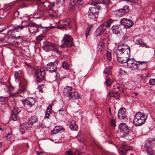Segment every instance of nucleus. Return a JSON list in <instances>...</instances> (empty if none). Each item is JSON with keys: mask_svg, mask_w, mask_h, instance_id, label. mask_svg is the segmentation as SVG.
Wrapping results in <instances>:
<instances>
[{"mask_svg": "<svg viewBox=\"0 0 155 155\" xmlns=\"http://www.w3.org/2000/svg\"><path fill=\"white\" fill-rule=\"evenodd\" d=\"M106 80L105 82V84L107 86H110L113 82V81L110 79L107 78V77H106Z\"/></svg>", "mask_w": 155, "mask_h": 155, "instance_id": "36", "label": "nucleus"}, {"mask_svg": "<svg viewBox=\"0 0 155 155\" xmlns=\"http://www.w3.org/2000/svg\"><path fill=\"white\" fill-rule=\"evenodd\" d=\"M61 130L59 128V126H56L54 128V131H56V132H54L53 133H52V132L51 131V134H56L57 133H58V131H57L58 130Z\"/></svg>", "mask_w": 155, "mask_h": 155, "instance_id": "49", "label": "nucleus"}, {"mask_svg": "<svg viewBox=\"0 0 155 155\" xmlns=\"http://www.w3.org/2000/svg\"><path fill=\"white\" fill-rule=\"evenodd\" d=\"M109 97H117L119 96V94L117 92L110 91L108 94Z\"/></svg>", "mask_w": 155, "mask_h": 155, "instance_id": "32", "label": "nucleus"}, {"mask_svg": "<svg viewBox=\"0 0 155 155\" xmlns=\"http://www.w3.org/2000/svg\"><path fill=\"white\" fill-rule=\"evenodd\" d=\"M129 8L128 6H125L123 8L115 11L114 13L115 14H118L119 15L126 14L129 12Z\"/></svg>", "mask_w": 155, "mask_h": 155, "instance_id": "14", "label": "nucleus"}, {"mask_svg": "<svg viewBox=\"0 0 155 155\" xmlns=\"http://www.w3.org/2000/svg\"><path fill=\"white\" fill-rule=\"evenodd\" d=\"M63 111V109H60L59 110L60 113H62Z\"/></svg>", "mask_w": 155, "mask_h": 155, "instance_id": "59", "label": "nucleus"}, {"mask_svg": "<svg viewBox=\"0 0 155 155\" xmlns=\"http://www.w3.org/2000/svg\"><path fill=\"white\" fill-rule=\"evenodd\" d=\"M117 20H113L111 18H110L104 24V25L106 27V28L107 27H110L111 24L114 21H116Z\"/></svg>", "mask_w": 155, "mask_h": 155, "instance_id": "29", "label": "nucleus"}, {"mask_svg": "<svg viewBox=\"0 0 155 155\" xmlns=\"http://www.w3.org/2000/svg\"><path fill=\"white\" fill-rule=\"evenodd\" d=\"M124 1H126L127 2H128L131 3L133 2H134V0H124Z\"/></svg>", "mask_w": 155, "mask_h": 155, "instance_id": "55", "label": "nucleus"}, {"mask_svg": "<svg viewBox=\"0 0 155 155\" xmlns=\"http://www.w3.org/2000/svg\"><path fill=\"white\" fill-rule=\"evenodd\" d=\"M31 125L30 124L29 122H25L21 124V126L20 130L21 132V133L23 134L25 133V130H28Z\"/></svg>", "mask_w": 155, "mask_h": 155, "instance_id": "16", "label": "nucleus"}, {"mask_svg": "<svg viewBox=\"0 0 155 155\" xmlns=\"http://www.w3.org/2000/svg\"><path fill=\"white\" fill-rule=\"evenodd\" d=\"M106 29V27L102 24L100 25L96 31L95 34L97 36L102 35Z\"/></svg>", "mask_w": 155, "mask_h": 155, "instance_id": "17", "label": "nucleus"}, {"mask_svg": "<svg viewBox=\"0 0 155 155\" xmlns=\"http://www.w3.org/2000/svg\"><path fill=\"white\" fill-rule=\"evenodd\" d=\"M84 3L83 0H71L70 8L72 11H75L77 7H79Z\"/></svg>", "mask_w": 155, "mask_h": 155, "instance_id": "8", "label": "nucleus"}, {"mask_svg": "<svg viewBox=\"0 0 155 155\" xmlns=\"http://www.w3.org/2000/svg\"><path fill=\"white\" fill-rule=\"evenodd\" d=\"M15 78V80H16L17 79H18V75L16 74H14Z\"/></svg>", "mask_w": 155, "mask_h": 155, "instance_id": "54", "label": "nucleus"}, {"mask_svg": "<svg viewBox=\"0 0 155 155\" xmlns=\"http://www.w3.org/2000/svg\"><path fill=\"white\" fill-rule=\"evenodd\" d=\"M58 62L57 61L54 62H51L47 64L45 67L47 71L51 72H55L57 69V65L58 64Z\"/></svg>", "mask_w": 155, "mask_h": 155, "instance_id": "10", "label": "nucleus"}, {"mask_svg": "<svg viewBox=\"0 0 155 155\" xmlns=\"http://www.w3.org/2000/svg\"><path fill=\"white\" fill-rule=\"evenodd\" d=\"M92 6L90 8L89 11L88 12V14L91 18H96L94 14L96 12V10H99L101 8V6L97 4H95L93 2L91 4Z\"/></svg>", "mask_w": 155, "mask_h": 155, "instance_id": "6", "label": "nucleus"}, {"mask_svg": "<svg viewBox=\"0 0 155 155\" xmlns=\"http://www.w3.org/2000/svg\"><path fill=\"white\" fill-rule=\"evenodd\" d=\"M149 83L151 85H155V79H151L149 81Z\"/></svg>", "mask_w": 155, "mask_h": 155, "instance_id": "43", "label": "nucleus"}, {"mask_svg": "<svg viewBox=\"0 0 155 155\" xmlns=\"http://www.w3.org/2000/svg\"><path fill=\"white\" fill-rule=\"evenodd\" d=\"M138 67V64L136 63H135L134 61V62L129 68H131L133 70H134L137 69Z\"/></svg>", "mask_w": 155, "mask_h": 155, "instance_id": "35", "label": "nucleus"}, {"mask_svg": "<svg viewBox=\"0 0 155 155\" xmlns=\"http://www.w3.org/2000/svg\"><path fill=\"white\" fill-rule=\"evenodd\" d=\"M118 117L120 119L125 120L127 118V116L126 114L125 109L121 107L118 111Z\"/></svg>", "mask_w": 155, "mask_h": 155, "instance_id": "15", "label": "nucleus"}, {"mask_svg": "<svg viewBox=\"0 0 155 155\" xmlns=\"http://www.w3.org/2000/svg\"><path fill=\"white\" fill-rule=\"evenodd\" d=\"M155 139L154 138H151L150 140H148L144 144V147L146 149L151 148L154 145V143H153L152 142L154 141Z\"/></svg>", "mask_w": 155, "mask_h": 155, "instance_id": "20", "label": "nucleus"}, {"mask_svg": "<svg viewBox=\"0 0 155 155\" xmlns=\"http://www.w3.org/2000/svg\"><path fill=\"white\" fill-rule=\"evenodd\" d=\"M136 42L139 45H141L143 44V42L141 40L140 38H138L136 40Z\"/></svg>", "mask_w": 155, "mask_h": 155, "instance_id": "47", "label": "nucleus"}, {"mask_svg": "<svg viewBox=\"0 0 155 155\" xmlns=\"http://www.w3.org/2000/svg\"><path fill=\"white\" fill-rule=\"evenodd\" d=\"M118 127L121 131L126 134H128L132 131L131 127H128L125 123L120 124Z\"/></svg>", "mask_w": 155, "mask_h": 155, "instance_id": "11", "label": "nucleus"}, {"mask_svg": "<svg viewBox=\"0 0 155 155\" xmlns=\"http://www.w3.org/2000/svg\"><path fill=\"white\" fill-rule=\"evenodd\" d=\"M2 145V143L0 141V147H1Z\"/></svg>", "mask_w": 155, "mask_h": 155, "instance_id": "61", "label": "nucleus"}, {"mask_svg": "<svg viewBox=\"0 0 155 155\" xmlns=\"http://www.w3.org/2000/svg\"><path fill=\"white\" fill-rule=\"evenodd\" d=\"M126 59H123L122 60L119 59V62L121 63H127V64L128 67H129L134 62V60L133 58L129 59L127 58Z\"/></svg>", "mask_w": 155, "mask_h": 155, "instance_id": "19", "label": "nucleus"}, {"mask_svg": "<svg viewBox=\"0 0 155 155\" xmlns=\"http://www.w3.org/2000/svg\"><path fill=\"white\" fill-rule=\"evenodd\" d=\"M110 2V0H101V2L97 1V2H96L95 4H97L98 5H99V4L101 3L105 5H109V4Z\"/></svg>", "mask_w": 155, "mask_h": 155, "instance_id": "28", "label": "nucleus"}, {"mask_svg": "<svg viewBox=\"0 0 155 155\" xmlns=\"http://www.w3.org/2000/svg\"><path fill=\"white\" fill-rule=\"evenodd\" d=\"M111 67L107 68L105 69L103 71V73L104 74H107L110 71Z\"/></svg>", "mask_w": 155, "mask_h": 155, "instance_id": "44", "label": "nucleus"}, {"mask_svg": "<svg viewBox=\"0 0 155 155\" xmlns=\"http://www.w3.org/2000/svg\"><path fill=\"white\" fill-rule=\"evenodd\" d=\"M66 154L67 155H74L72 153L71 150L67 151ZM75 155H80V153L78 151H76L75 152Z\"/></svg>", "mask_w": 155, "mask_h": 155, "instance_id": "38", "label": "nucleus"}, {"mask_svg": "<svg viewBox=\"0 0 155 155\" xmlns=\"http://www.w3.org/2000/svg\"><path fill=\"white\" fill-rule=\"evenodd\" d=\"M71 87L67 86L64 88V94L67 97H69L70 99H78L80 98L79 94L77 92H73Z\"/></svg>", "mask_w": 155, "mask_h": 155, "instance_id": "2", "label": "nucleus"}, {"mask_svg": "<svg viewBox=\"0 0 155 155\" xmlns=\"http://www.w3.org/2000/svg\"><path fill=\"white\" fill-rule=\"evenodd\" d=\"M4 30H5L4 28H2L0 29V32H2L3 31H4Z\"/></svg>", "mask_w": 155, "mask_h": 155, "instance_id": "58", "label": "nucleus"}, {"mask_svg": "<svg viewBox=\"0 0 155 155\" xmlns=\"http://www.w3.org/2000/svg\"><path fill=\"white\" fill-rule=\"evenodd\" d=\"M120 21V23L126 28H129L132 27L133 24V23L131 20L125 18L121 19Z\"/></svg>", "mask_w": 155, "mask_h": 155, "instance_id": "12", "label": "nucleus"}, {"mask_svg": "<svg viewBox=\"0 0 155 155\" xmlns=\"http://www.w3.org/2000/svg\"><path fill=\"white\" fill-rule=\"evenodd\" d=\"M134 94L135 96H137L138 95V93H134Z\"/></svg>", "mask_w": 155, "mask_h": 155, "instance_id": "64", "label": "nucleus"}, {"mask_svg": "<svg viewBox=\"0 0 155 155\" xmlns=\"http://www.w3.org/2000/svg\"><path fill=\"white\" fill-rule=\"evenodd\" d=\"M147 118L146 116L143 115L141 112L136 113L133 120V123L136 126L142 125L145 122Z\"/></svg>", "mask_w": 155, "mask_h": 155, "instance_id": "1", "label": "nucleus"}, {"mask_svg": "<svg viewBox=\"0 0 155 155\" xmlns=\"http://www.w3.org/2000/svg\"><path fill=\"white\" fill-rule=\"evenodd\" d=\"M42 48L46 51H55L58 53L60 52L58 50V46L57 45L48 42H45Z\"/></svg>", "mask_w": 155, "mask_h": 155, "instance_id": "5", "label": "nucleus"}, {"mask_svg": "<svg viewBox=\"0 0 155 155\" xmlns=\"http://www.w3.org/2000/svg\"><path fill=\"white\" fill-rule=\"evenodd\" d=\"M146 151L148 154L150 155H155V151L153 150L151 148L147 149Z\"/></svg>", "mask_w": 155, "mask_h": 155, "instance_id": "34", "label": "nucleus"}, {"mask_svg": "<svg viewBox=\"0 0 155 155\" xmlns=\"http://www.w3.org/2000/svg\"><path fill=\"white\" fill-rule=\"evenodd\" d=\"M23 104H25L26 103V104L29 106H32L35 102V100L34 98L28 97L25 100L22 101Z\"/></svg>", "mask_w": 155, "mask_h": 155, "instance_id": "18", "label": "nucleus"}, {"mask_svg": "<svg viewBox=\"0 0 155 155\" xmlns=\"http://www.w3.org/2000/svg\"><path fill=\"white\" fill-rule=\"evenodd\" d=\"M78 125L76 124L75 122L72 120L71 122V124L69 126L71 130H77L78 129Z\"/></svg>", "mask_w": 155, "mask_h": 155, "instance_id": "27", "label": "nucleus"}, {"mask_svg": "<svg viewBox=\"0 0 155 155\" xmlns=\"http://www.w3.org/2000/svg\"><path fill=\"white\" fill-rule=\"evenodd\" d=\"M20 111V110L19 109L17 108H15L14 109H13L12 112V113L17 115V114L19 113Z\"/></svg>", "mask_w": 155, "mask_h": 155, "instance_id": "39", "label": "nucleus"}, {"mask_svg": "<svg viewBox=\"0 0 155 155\" xmlns=\"http://www.w3.org/2000/svg\"><path fill=\"white\" fill-rule=\"evenodd\" d=\"M17 13L18 15H19V12L16 11V12H15V14H16V13Z\"/></svg>", "mask_w": 155, "mask_h": 155, "instance_id": "62", "label": "nucleus"}, {"mask_svg": "<svg viewBox=\"0 0 155 155\" xmlns=\"http://www.w3.org/2000/svg\"><path fill=\"white\" fill-rule=\"evenodd\" d=\"M37 82L39 83L45 79V71L43 68L37 69L35 73Z\"/></svg>", "mask_w": 155, "mask_h": 155, "instance_id": "7", "label": "nucleus"}, {"mask_svg": "<svg viewBox=\"0 0 155 155\" xmlns=\"http://www.w3.org/2000/svg\"><path fill=\"white\" fill-rule=\"evenodd\" d=\"M92 25H89L87 28L85 33V35L86 38H87V36L89 35L90 31L92 28Z\"/></svg>", "mask_w": 155, "mask_h": 155, "instance_id": "33", "label": "nucleus"}, {"mask_svg": "<svg viewBox=\"0 0 155 155\" xmlns=\"http://www.w3.org/2000/svg\"><path fill=\"white\" fill-rule=\"evenodd\" d=\"M130 53V48H129L124 49L121 51H117L115 54L116 58L117 61H119V59L122 60L123 59L126 60V59L129 58Z\"/></svg>", "mask_w": 155, "mask_h": 155, "instance_id": "4", "label": "nucleus"}, {"mask_svg": "<svg viewBox=\"0 0 155 155\" xmlns=\"http://www.w3.org/2000/svg\"><path fill=\"white\" fill-rule=\"evenodd\" d=\"M136 62H138L139 63L138 64V69L139 70H143L145 68L146 65V64L147 63V62L146 61H135Z\"/></svg>", "mask_w": 155, "mask_h": 155, "instance_id": "23", "label": "nucleus"}, {"mask_svg": "<svg viewBox=\"0 0 155 155\" xmlns=\"http://www.w3.org/2000/svg\"><path fill=\"white\" fill-rule=\"evenodd\" d=\"M124 85L122 84H118L114 87H116L114 88L115 90H117V89L119 90V91H122L123 90V87Z\"/></svg>", "mask_w": 155, "mask_h": 155, "instance_id": "31", "label": "nucleus"}, {"mask_svg": "<svg viewBox=\"0 0 155 155\" xmlns=\"http://www.w3.org/2000/svg\"><path fill=\"white\" fill-rule=\"evenodd\" d=\"M130 48V47L126 44L122 43L120 44L117 47V51H121L124 49Z\"/></svg>", "mask_w": 155, "mask_h": 155, "instance_id": "24", "label": "nucleus"}, {"mask_svg": "<svg viewBox=\"0 0 155 155\" xmlns=\"http://www.w3.org/2000/svg\"><path fill=\"white\" fill-rule=\"evenodd\" d=\"M29 27H35L37 29H38L40 27H41L42 28H47L48 27H43L41 25H37L35 23H33L31 25H22V26H20V25H17L15 26L14 28V29L15 30H16L17 29H23V28H28V29L29 31H30V29Z\"/></svg>", "mask_w": 155, "mask_h": 155, "instance_id": "9", "label": "nucleus"}, {"mask_svg": "<svg viewBox=\"0 0 155 155\" xmlns=\"http://www.w3.org/2000/svg\"><path fill=\"white\" fill-rule=\"evenodd\" d=\"M143 44H142L141 45L143 47H145L146 48H150V47H149V46H148L147 45V44L144 43V42H143Z\"/></svg>", "mask_w": 155, "mask_h": 155, "instance_id": "53", "label": "nucleus"}, {"mask_svg": "<svg viewBox=\"0 0 155 155\" xmlns=\"http://www.w3.org/2000/svg\"><path fill=\"white\" fill-rule=\"evenodd\" d=\"M121 149L122 150H119V153L120 155H125V153L123 150L126 151L131 150L133 149V147L131 146H129L127 144L122 143Z\"/></svg>", "mask_w": 155, "mask_h": 155, "instance_id": "13", "label": "nucleus"}, {"mask_svg": "<svg viewBox=\"0 0 155 155\" xmlns=\"http://www.w3.org/2000/svg\"><path fill=\"white\" fill-rule=\"evenodd\" d=\"M114 33L117 34L121 30L120 25H115L112 26L111 28Z\"/></svg>", "mask_w": 155, "mask_h": 155, "instance_id": "21", "label": "nucleus"}, {"mask_svg": "<svg viewBox=\"0 0 155 155\" xmlns=\"http://www.w3.org/2000/svg\"><path fill=\"white\" fill-rule=\"evenodd\" d=\"M115 120L114 119L110 120V125L112 127H115Z\"/></svg>", "mask_w": 155, "mask_h": 155, "instance_id": "41", "label": "nucleus"}, {"mask_svg": "<svg viewBox=\"0 0 155 155\" xmlns=\"http://www.w3.org/2000/svg\"><path fill=\"white\" fill-rule=\"evenodd\" d=\"M43 84H41L39 85L38 89L39 91L42 92V87L43 86Z\"/></svg>", "mask_w": 155, "mask_h": 155, "instance_id": "50", "label": "nucleus"}, {"mask_svg": "<svg viewBox=\"0 0 155 155\" xmlns=\"http://www.w3.org/2000/svg\"><path fill=\"white\" fill-rule=\"evenodd\" d=\"M97 48H98L99 51L101 52H106V48L104 47V43L102 42H100L98 45Z\"/></svg>", "mask_w": 155, "mask_h": 155, "instance_id": "22", "label": "nucleus"}, {"mask_svg": "<svg viewBox=\"0 0 155 155\" xmlns=\"http://www.w3.org/2000/svg\"><path fill=\"white\" fill-rule=\"evenodd\" d=\"M7 100V97H0V102H4Z\"/></svg>", "mask_w": 155, "mask_h": 155, "instance_id": "45", "label": "nucleus"}, {"mask_svg": "<svg viewBox=\"0 0 155 155\" xmlns=\"http://www.w3.org/2000/svg\"><path fill=\"white\" fill-rule=\"evenodd\" d=\"M109 112H110V113L111 114V110H110V107H109Z\"/></svg>", "mask_w": 155, "mask_h": 155, "instance_id": "63", "label": "nucleus"}, {"mask_svg": "<svg viewBox=\"0 0 155 155\" xmlns=\"http://www.w3.org/2000/svg\"><path fill=\"white\" fill-rule=\"evenodd\" d=\"M42 40V37L40 36L37 38V41L38 42H40Z\"/></svg>", "mask_w": 155, "mask_h": 155, "instance_id": "52", "label": "nucleus"}, {"mask_svg": "<svg viewBox=\"0 0 155 155\" xmlns=\"http://www.w3.org/2000/svg\"><path fill=\"white\" fill-rule=\"evenodd\" d=\"M38 120L37 117L35 116H32L30 117L28 120V121L31 126L32 125L35 123Z\"/></svg>", "mask_w": 155, "mask_h": 155, "instance_id": "26", "label": "nucleus"}, {"mask_svg": "<svg viewBox=\"0 0 155 155\" xmlns=\"http://www.w3.org/2000/svg\"><path fill=\"white\" fill-rule=\"evenodd\" d=\"M6 137L7 140L10 141L11 140V136L10 134H8L6 136Z\"/></svg>", "mask_w": 155, "mask_h": 155, "instance_id": "48", "label": "nucleus"}, {"mask_svg": "<svg viewBox=\"0 0 155 155\" xmlns=\"http://www.w3.org/2000/svg\"><path fill=\"white\" fill-rule=\"evenodd\" d=\"M62 67L64 69H68L69 68L68 64L65 61L62 63Z\"/></svg>", "mask_w": 155, "mask_h": 155, "instance_id": "40", "label": "nucleus"}, {"mask_svg": "<svg viewBox=\"0 0 155 155\" xmlns=\"http://www.w3.org/2000/svg\"><path fill=\"white\" fill-rule=\"evenodd\" d=\"M53 103L50 104L48 107H47V110L45 113V118H48L49 115L51 113L52 110V105Z\"/></svg>", "mask_w": 155, "mask_h": 155, "instance_id": "25", "label": "nucleus"}, {"mask_svg": "<svg viewBox=\"0 0 155 155\" xmlns=\"http://www.w3.org/2000/svg\"><path fill=\"white\" fill-rule=\"evenodd\" d=\"M17 114H12V119L14 121H16L17 120L18 116Z\"/></svg>", "mask_w": 155, "mask_h": 155, "instance_id": "42", "label": "nucleus"}, {"mask_svg": "<svg viewBox=\"0 0 155 155\" xmlns=\"http://www.w3.org/2000/svg\"><path fill=\"white\" fill-rule=\"evenodd\" d=\"M119 73L120 74H121L125 75L126 74V72L124 70L121 69L120 70Z\"/></svg>", "mask_w": 155, "mask_h": 155, "instance_id": "51", "label": "nucleus"}, {"mask_svg": "<svg viewBox=\"0 0 155 155\" xmlns=\"http://www.w3.org/2000/svg\"><path fill=\"white\" fill-rule=\"evenodd\" d=\"M51 4L52 5V7H53L55 5V2H53L51 3Z\"/></svg>", "mask_w": 155, "mask_h": 155, "instance_id": "60", "label": "nucleus"}, {"mask_svg": "<svg viewBox=\"0 0 155 155\" xmlns=\"http://www.w3.org/2000/svg\"><path fill=\"white\" fill-rule=\"evenodd\" d=\"M56 28H58V29H63V30H64L66 29L67 30V28L64 27V25H61L59 26H58L56 27Z\"/></svg>", "mask_w": 155, "mask_h": 155, "instance_id": "46", "label": "nucleus"}, {"mask_svg": "<svg viewBox=\"0 0 155 155\" xmlns=\"http://www.w3.org/2000/svg\"><path fill=\"white\" fill-rule=\"evenodd\" d=\"M62 25L65 26H68L70 25L71 22L69 19H66L61 21Z\"/></svg>", "mask_w": 155, "mask_h": 155, "instance_id": "30", "label": "nucleus"}, {"mask_svg": "<svg viewBox=\"0 0 155 155\" xmlns=\"http://www.w3.org/2000/svg\"><path fill=\"white\" fill-rule=\"evenodd\" d=\"M106 53V56L107 60H108L109 62L111 60V52L107 51Z\"/></svg>", "mask_w": 155, "mask_h": 155, "instance_id": "37", "label": "nucleus"}, {"mask_svg": "<svg viewBox=\"0 0 155 155\" xmlns=\"http://www.w3.org/2000/svg\"><path fill=\"white\" fill-rule=\"evenodd\" d=\"M73 39L71 35L69 34H65L61 41L62 44L60 45L61 48H64V46L67 47H71L74 46Z\"/></svg>", "mask_w": 155, "mask_h": 155, "instance_id": "3", "label": "nucleus"}, {"mask_svg": "<svg viewBox=\"0 0 155 155\" xmlns=\"http://www.w3.org/2000/svg\"><path fill=\"white\" fill-rule=\"evenodd\" d=\"M15 37L16 38L21 39H23V38H22L21 37V36H18V37H16V36H15Z\"/></svg>", "mask_w": 155, "mask_h": 155, "instance_id": "56", "label": "nucleus"}, {"mask_svg": "<svg viewBox=\"0 0 155 155\" xmlns=\"http://www.w3.org/2000/svg\"><path fill=\"white\" fill-rule=\"evenodd\" d=\"M48 2H41V3L42 4V5H43L45 3H47V4H48Z\"/></svg>", "mask_w": 155, "mask_h": 155, "instance_id": "57", "label": "nucleus"}]
</instances>
